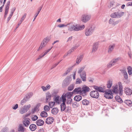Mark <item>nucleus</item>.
<instances>
[{
	"label": "nucleus",
	"instance_id": "obj_3",
	"mask_svg": "<svg viewBox=\"0 0 132 132\" xmlns=\"http://www.w3.org/2000/svg\"><path fill=\"white\" fill-rule=\"evenodd\" d=\"M112 91L114 93L116 92V86H112V89H111L107 90L105 91L104 95L105 97L108 99H112L113 97V93Z\"/></svg>",
	"mask_w": 132,
	"mask_h": 132
},
{
	"label": "nucleus",
	"instance_id": "obj_7",
	"mask_svg": "<svg viewBox=\"0 0 132 132\" xmlns=\"http://www.w3.org/2000/svg\"><path fill=\"white\" fill-rule=\"evenodd\" d=\"M119 89H118V85H116V95H119V96H121L123 95V86L121 82H119L118 83Z\"/></svg>",
	"mask_w": 132,
	"mask_h": 132
},
{
	"label": "nucleus",
	"instance_id": "obj_2",
	"mask_svg": "<svg viewBox=\"0 0 132 132\" xmlns=\"http://www.w3.org/2000/svg\"><path fill=\"white\" fill-rule=\"evenodd\" d=\"M90 89L88 87L85 85H83L82 88L77 87L76 88L73 90V92H75L76 94H79L83 96L86 95L87 93L89 92Z\"/></svg>",
	"mask_w": 132,
	"mask_h": 132
},
{
	"label": "nucleus",
	"instance_id": "obj_27",
	"mask_svg": "<svg viewBox=\"0 0 132 132\" xmlns=\"http://www.w3.org/2000/svg\"><path fill=\"white\" fill-rule=\"evenodd\" d=\"M124 103L126 104L129 106H132V102L130 100H127L124 101Z\"/></svg>",
	"mask_w": 132,
	"mask_h": 132
},
{
	"label": "nucleus",
	"instance_id": "obj_15",
	"mask_svg": "<svg viewBox=\"0 0 132 132\" xmlns=\"http://www.w3.org/2000/svg\"><path fill=\"white\" fill-rule=\"evenodd\" d=\"M30 119L27 118L25 119L23 121V123L26 127H28L30 124Z\"/></svg>",
	"mask_w": 132,
	"mask_h": 132
},
{
	"label": "nucleus",
	"instance_id": "obj_57",
	"mask_svg": "<svg viewBox=\"0 0 132 132\" xmlns=\"http://www.w3.org/2000/svg\"><path fill=\"white\" fill-rule=\"evenodd\" d=\"M114 4V3L113 2H111L110 3L108 4V8H110L112 7Z\"/></svg>",
	"mask_w": 132,
	"mask_h": 132
},
{
	"label": "nucleus",
	"instance_id": "obj_63",
	"mask_svg": "<svg viewBox=\"0 0 132 132\" xmlns=\"http://www.w3.org/2000/svg\"><path fill=\"white\" fill-rule=\"evenodd\" d=\"M127 6H132V2H129L127 4Z\"/></svg>",
	"mask_w": 132,
	"mask_h": 132
},
{
	"label": "nucleus",
	"instance_id": "obj_29",
	"mask_svg": "<svg viewBox=\"0 0 132 132\" xmlns=\"http://www.w3.org/2000/svg\"><path fill=\"white\" fill-rule=\"evenodd\" d=\"M29 129L32 131H35L37 128L36 125L33 124H31L29 126Z\"/></svg>",
	"mask_w": 132,
	"mask_h": 132
},
{
	"label": "nucleus",
	"instance_id": "obj_40",
	"mask_svg": "<svg viewBox=\"0 0 132 132\" xmlns=\"http://www.w3.org/2000/svg\"><path fill=\"white\" fill-rule=\"evenodd\" d=\"M82 103L84 105H87L88 104L89 102L86 99H85L82 101Z\"/></svg>",
	"mask_w": 132,
	"mask_h": 132
},
{
	"label": "nucleus",
	"instance_id": "obj_4",
	"mask_svg": "<svg viewBox=\"0 0 132 132\" xmlns=\"http://www.w3.org/2000/svg\"><path fill=\"white\" fill-rule=\"evenodd\" d=\"M54 98L55 102L58 104L61 103L62 102L66 101V95L64 94L61 97H60L59 96L56 95Z\"/></svg>",
	"mask_w": 132,
	"mask_h": 132
},
{
	"label": "nucleus",
	"instance_id": "obj_45",
	"mask_svg": "<svg viewBox=\"0 0 132 132\" xmlns=\"http://www.w3.org/2000/svg\"><path fill=\"white\" fill-rule=\"evenodd\" d=\"M67 26V24H59L57 26V27L60 28H62L64 27H65Z\"/></svg>",
	"mask_w": 132,
	"mask_h": 132
},
{
	"label": "nucleus",
	"instance_id": "obj_22",
	"mask_svg": "<svg viewBox=\"0 0 132 132\" xmlns=\"http://www.w3.org/2000/svg\"><path fill=\"white\" fill-rule=\"evenodd\" d=\"M46 101H48L50 100L51 98V97L52 96V95H51L50 93L49 92H47L46 94Z\"/></svg>",
	"mask_w": 132,
	"mask_h": 132
},
{
	"label": "nucleus",
	"instance_id": "obj_36",
	"mask_svg": "<svg viewBox=\"0 0 132 132\" xmlns=\"http://www.w3.org/2000/svg\"><path fill=\"white\" fill-rule=\"evenodd\" d=\"M40 115L42 117H46L47 116L48 114L46 112L43 111L41 112Z\"/></svg>",
	"mask_w": 132,
	"mask_h": 132
},
{
	"label": "nucleus",
	"instance_id": "obj_56",
	"mask_svg": "<svg viewBox=\"0 0 132 132\" xmlns=\"http://www.w3.org/2000/svg\"><path fill=\"white\" fill-rule=\"evenodd\" d=\"M72 106L76 108L78 107V105L76 102H75L72 104Z\"/></svg>",
	"mask_w": 132,
	"mask_h": 132
},
{
	"label": "nucleus",
	"instance_id": "obj_59",
	"mask_svg": "<svg viewBox=\"0 0 132 132\" xmlns=\"http://www.w3.org/2000/svg\"><path fill=\"white\" fill-rule=\"evenodd\" d=\"M18 107V105L17 104H16L14 106H13L12 108L13 109L15 110L17 109Z\"/></svg>",
	"mask_w": 132,
	"mask_h": 132
},
{
	"label": "nucleus",
	"instance_id": "obj_54",
	"mask_svg": "<svg viewBox=\"0 0 132 132\" xmlns=\"http://www.w3.org/2000/svg\"><path fill=\"white\" fill-rule=\"evenodd\" d=\"M77 70H75L73 73V74H72L73 78V79H75L76 77L75 76Z\"/></svg>",
	"mask_w": 132,
	"mask_h": 132
},
{
	"label": "nucleus",
	"instance_id": "obj_39",
	"mask_svg": "<svg viewBox=\"0 0 132 132\" xmlns=\"http://www.w3.org/2000/svg\"><path fill=\"white\" fill-rule=\"evenodd\" d=\"M128 72L129 75L132 74V68L130 66H128L127 67Z\"/></svg>",
	"mask_w": 132,
	"mask_h": 132
},
{
	"label": "nucleus",
	"instance_id": "obj_52",
	"mask_svg": "<svg viewBox=\"0 0 132 132\" xmlns=\"http://www.w3.org/2000/svg\"><path fill=\"white\" fill-rule=\"evenodd\" d=\"M123 73H124V77L126 79H127L128 78V75L126 72L124 70L123 71Z\"/></svg>",
	"mask_w": 132,
	"mask_h": 132
},
{
	"label": "nucleus",
	"instance_id": "obj_44",
	"mask_svg": "<svg viewBox=\"0 0 132 132\" xmlns=\"http://www.w3.org/2000/svg\"><path fill=\"white\" fill-rule=\"evenodd\" d=\"M82 82L81 80L79 78H78L77 79L75 82L76 84H81Z\"/></svg>",
	"mask_w": 132,
	"mask_h": 132
},
{
	"label": "nucleus",
	"instance_id": "obj_46",
	"mask_svg": "<svg viewBox=\"0 0 132 132\" xmlns=\"http://www.w3.org/2000/svg\"><path fill=\"white\" fill-rule=\"evenodd\" d=\"M38 118V117L36 115H34L32 116L31 119L32 121L36 120Z\"/></svg>",
	"mask_w": 132,
	"mask_h": 132
},
{
	"label": "nucleus",
	"instance_id": "obj_21",
	"mask_svg": "<svg viewBox=\"0 0 132 132\" xmlns=\"http://www.w3.org/2000/svg\"><path fill=\"white\" fill-rule=\"evenodd\" d=\"M112 80L111 79L108 80L106 83V87L108 88H110L112 86Z\"/></svg>",
	"mask_w": 132,
	"mask_h": 132
},
{
	"label": "nucleus",
	"instance_id": "obj_17",
	"mask_svg": "<svg viewBox=\"0 0 132 132\" xmlns=\"http://www.w3.org/2000/svg\"><path fill=\"white\" fill-rule=\"evenodd\" d=\"M116 63V59L112 60L107 65V67L110 68L115 65Z\"/></svg>",
	"mask_w": 132,
	"mask_h": 132
},
{
	"label": "nucleus",
	"instance_id": "obj_8",
	"mask_svg": "<svg viewBox=\"0 0 132 132\" xmlns=\"http://www.w3.org/2000/svg\"><path fill=\"white\" fill-rule=\"evenodd\" d=\"M95 27L94 26H91L86 28L85 33L86 36L91 35L93 33L95 29Z\"/></svg>",
	"mask_w": 132,
	"mask_h": 132
},
{
	"label": "nucleus",
	"instance_id": "obj_41",
	"mask_svg": "<svg viewBox=\"0 0 132 132\" xmlns=\"http://www.w3.org/2000/svg\"><path fill=\"white\" fill-rule=\"evenodd\" d=\"M33 95V93L31 92L28 93L27 95L26 98L27 99H29L31 98Z\"/></svg>",
	"mask_w": 132,
	"mask_h": 132
},
{
	"label": "nucleus",
	"instance_id": "obj_11",
	"mask_svg": "<svg viewBox=\"0 0 132 132\" xmlns=\"http://www.w3.org/2000/svg\"><path fill=\"white\" fill-rule=\"evenodd\" d=\"M90 96L93 98H97L99 96V94L98 92L96 90L93 91L90 93Z\"/></svg>",
	"mask_w": 132,
	"mask_h": 132
},
{
	"label": "nucleus",
	"instance_id": "obj_26",
	"mask_svg": "<svg viewBox=\"0 0 132 132\" xmlns=\"http://www.w3.org/2000/svg\"><path fill=\"white\" fill-rule=\"evenodd\" d=\"M51 87V86L49 84L47 85L46 87L43 86L41 87V88L44 91H45L49 89Z\"/></svg>",
	"mask_w": 132,
	"mask_h": 132
},
{
	"label": "nucleus",
	"instance_id": "obj_25",
	"mask_svg": "<svg viewBox=\"0 0 132 132\" xmlns=\"http://www.w3.org/2000/svg\"><path fill=\"white\" fill-rule=\"evenodd\" d=\"M10 3V2L9 1L7 3L6 5L5 9V13L6 14H7L9 9Z\"/></svg>",
	"mask_w": 132,
	"mask_h": 132
},
{
	"label": "nucleus",
	"instance_id": "obj_18",
	"mask_svg": "<svg viewBox=\"0 0 132 132\" xmlns=\"http://www.w3.org/2000/svg\"><path fill=\"white\" fill-rule=\"evenodd\" d=\"M38 110L37 107H35L31 109L30 112L28 114V116H29L31 114H34L36 112H37Z\"/></svg>",
	"mask_w": 132,
	"mask_h": 132
},
{
	"label": "nucleus",
	"instance_id": "obj_60",
	"mask_svg": "<svg viewBox=\"0 0 132 132\" xmlns=\"http://www.w3.org/2000/svg\"><path fill=\"white\" fill-rule=\"evenodd\" d=\"M111 16L112 18L115 19V18L116 17V14L115 13H112L111 15Z\"/></svg>",
	"mask_w": 132,
	"mask_h": 132
},
{
	"label": "nucleus",
	"instance_id": "obj_23",
	"mask_svg": "<svg viewBox=\"0 0 132 132\" xmlns=\"http://www.w3.org/2000/svg\"><path fill=\"white\" fill-rule=\"evenodd\" d=\"M71 80V79L70 78H66L64 80L63 83L66 85H68L70 83Z\"/></svg>",
	"mask_w": 132,
	"mask_h": 132
},
{
	"label": "nucleus",
	"instance_id": "obj_48",
	"mask_svg": "<svg viewBox=\"0 0 132 132\" xmlns=\"http://www.w3.org/2000/svg\"><path fill=\"white\" fill-rule=\"evenodd\" d=\"M77 47V46H75V47H72L71 50H70L68 52V53L70 54L72 52L74 49H76Z\"/></svg>",
	"mask_w": 132,
	"mask_h": 132
},
{
	"label": "nucleus",
	"instance_id": "obj_64",
	"mask_svg": "<svg viewBox=\"0 0 132 132\" xmlns=\"http://www.w3.org/2000/svg\"><path fill=\"white\" fill-rule=\"evenodd\" d=\"M59 62L58 63H56L55 64H54V65L53 66V67L52 68H51V69H52L53 68H54V67H55L59 63Z\"/></svg>",
	"mask_w": 132,
	"mask_h": 132
},
{
	"label": "nucleus",
	"instance_id": "obj_58",
	"mask_svg": "<svg viewBox=\"0 0 132 132\" xmlns=\"http://www.w3.org/2000/svg\"><path fill=\"white\" fill-rule=\"evenodd\" d=\"M27 101L24 98H23V100L21 101V104L23 105L24 103H26Z\"/></svg>",
	"mask_w": 132,
	"mask_h": 132
},
{
	"label": "nucleus",
	"instance_id": "obj_43",
	"mask_svg": "<svg viewBox=\"0 0 132 132\" xmlns=\"http://www.w3.org/2000/svg\"><path fill=\"white\" fill-rule=\"evenodd\" d=\"M58 91L57 90H53L52 92V96H55V95L58 93Z\"/></svg>",
	"mask_w": 132,
	"mask_h": 132
},
{
	"label": "nucleus",
	"instance_id": "obj_34",
	"mask_svg": "<svg viewBox=\"0 0 132 132\" xmlns=\"http://www.w3.org/2000/svg\"><path fill=\"white\" fill-rule=\"evenodd\" d=\"M124 12H123L120 11L118 12L116 14V17L118 18H120L124 15Z\"/></svg>",
	"mask_w": 132,
	"mask_h": 132
},
{
	"label": "nucleus",
	"instance_id": "obj_47",
	"mask_svg": "<svg viewBox=\"0 0 132 132\" xmlns=\"http://www.w3.org/2000/svg\"><path fill=\"white\" fill-rule=\"evenodd\" d=\"M72 68H68L67 70L65 72L64 74V75H67L68 73H69L72 70Z\"/></svg>",
	"mask_w": 132,
	"mask_h": 132
},
{
	"label": "nucleus",
	"instance_id": "obj_61",
	"mask_svg": "<svg viewBox=\"0 0 132 132\" xmlns=\"http://www.w3.org/2000/svg\"><path fill=\"white\" fill-rule=\"evenodd\" d=\"M15 9H16L14 7L12 8V9L11 11V13L13 14V13L14 12V11H15Z\"/></svg>",
	"mask_w": 132,
	"mask_h": 132
},
{
	"label": "nucleus",
	"instance_id": "obj_32",
	"mask_svg": "<svg viewBox=\"0 0 132 132\" xmlns=\"http://www.w3.org/2000/svg\"><path fill=\"white\" fill-rule=\"evenodd\" d=\"M116 22L115 19H110L109 21V23L112 26H114Z\"/></svg>",
	"mask_w": 132,
	"mask_h": 132
},
{
	"label": "nucleus",
	"instance_id": "obj_12",
	"mask_svg": "<svg viewBox=\"0 0 132 132\" xmlns=\"http://www.w3.org/2000/svg\"><path fill=\"white\" fill-rule=\"evenodd\" d=\"M115 44H110L108 46V53L109 54L111 53L115 47Z\"/></svg>",
	"mask_w": 132,
	"mask_h": 132
},
{
	"label": "nucleus",
	"instance_id": "obj_20",
	"mask_svg": "<svg viewBox=\"0 0 132 132\" xmlns=\"http://www.w3.org/2000/svg\"><path fill=\"white\" fill-rule=\"evenodd\" d=\"M84 57L83 55L82 54L81 55L78 56L76 60V63L78 64L82 60Z\"/></svg>",
	"mask_w": 132,
	"mask_h": 132
},
{
	"label": "nucleus",
	"instance_id": "obj_6",
	"mask_svg": "<svg viewBox=\"0 0 132 132\" xmlns=\"http://www.w3.org/2000/svg\"><path fill=\"white\" fill-rule=\"evenodd\" d=\"M50 39V38L49 37H46L44 38L42 41L38 51H39L45 47L47 45Z\"/></svg>",
	"mask_w": 132,
	"mask_h": 132
},
{
	"label": "nucleus",
	"instance_id": "obj_24",
	"mask_svg": "<svg viewBox=\"0 0 132 132\" xmlns=\"http://www.w3.org/2000/svg\"><path fill=\"white\" fill-rule=\"evenodd\" d=\"M94 88L100 92H104L105 91V90L102 87L95 86L94 87Z\"/></svg>",
	"mask_w": 132,
	"mask_h": 132
},
{
	"label": "nucleus",
	"instance_id": "obj_1",
	"mask_svg": "<svg viewBox=\"0 0 132 132\" xmlns=\"http://www.w3.org/2000/svg\"><path fill=\"white\" fill-rule=\"evenodd\" d=\"M68 30L70 31H78L83 30L85 28L84 25H80L74 22L67 24Z\"/></svg>",
	"mask_w": 132,
	"mask_h": 132
},
{
	"label": "nucleus",
	"instance_id": "obj_10",
	"mask_svg": "<svg viewBox=\"0 0 132 132\" xmlns=\"http://www.w3.org/2000/svg\"><path fill=\"white\" fill-rule=\"evenodd\" d=\"M124 92L125 94L127 96H130L132 94V90L128 87L125 88Z\"/></svg>",
	"mask_w": 132,
	"mask_h": 132
},
{
	"label": "nucleus",
	"instance_id": "obj_42",
	"mask_svg": "<svg viewBox=\"0 0 132 132\" xmlns=\"http://www.w3.org/2000/svg\"><path fill=\"white\" fill-rule=\"evenodd\" d=\"M85 67H82L79 69L78 71V73L79 74H80L81 72L83 71V70L84 69Z\"/></svg>",
	"mask_w": 132,
	"mask_h": 132
},
{
	"label": "nucleus",
	"instance_id": "obj_33",
	"mask_svg": "<svg viewBox=\"0 0 132 132\" xmlns=\"http://www.w3.org/2000/svg\"><path fill=\"white\" fill-rule=\"evenodd\" d=\"M65 102H63L61 105V111H63L65 109Z\"/></svg>",
	"mask_w": 132,
	"mask_h": 132
},
{
	"label": "nucleus",
	"instance_id": "obj_62",
	"mask_svg": "<svg viewBox=\"0 0 132 132\" xmlns=\"http://www.w3.org/2000/svg\"><path fill=\"white\" fill-rule=\"evenodd\" d=\"M43 7V6H41L40 7H39L38 9V12H40V11L42 9V8Z\"/></svg>",
	"mask_w": 132,
	"mask_h": 132
},
{
	"label": "nucleus",
	"instance_id": "obj_30",
	"mask_svg": "<svg viewBox=\"0 0 132 132\" xmlns=\"http://www.w3.org/2000/svg\"><path fill=\"white\" fill-rule=\"evenodd\" d=\"M58 109L57 108H53L52 109L51 111L52 113L54 115L57 114V113H58Z\"/></svg>",
	"mask_w": 132,
	"mask_h": 132
},
{
	"label": "nucleus",
	"instance_id": "obj_53",
	"mask_svg": "<svg viewBox=\"0 0 132 132\" xmlns=\"http://www.w3.org/2000/svg\"><path fill=\"white\" fill-rule=\"evenodd\" d=\"M49 105L51 108L52 107L55 105V102H51L49 103Z\"/></svg>",
	"mask_w": 132,
	"mask_h": 132
},
{
	"label": "nucleus",
	"instance_id": "obj_35",
	"mask_svg": "<svg viewBox=\"0 0 132 132\" xmlns=\"http://www.w3.org/2000/svg\"><path fill=\"white\" fill-rule=\"evenodd\" d=\"M81 96L79 95L76 96L74 98V100L77 101H79L82 99Z\"/></svg>",
	"mask_w": 132,
	"mask_h": 132
},
{
	"label": "nucleus",
	"instance_id": "obj_13",
	"mask_svg": "<svg viewBox=\"0 0 132 132\" xmlns=\"http://www.w3.org/2000/svg\"><path fill=\"white\" fill-rule=\"evenodd\" d=\"M53 48V46L52 47L46 50L44 52L43 54H41L39 55L38 57L36 59V60H38L41 59L45 55H46Z\"/></svg>",
	"mask_w": 132,
	"mask_h": 132
},
{
	"label": "nucleus",
	"instance_id": "obj_14",
	"mask_svg": "<svg viewBox=\"0 0 132 132\" xmlns=\"http://www.w3.org/2000/svg\"><path fill=\"white\" fill-rule=\"evenodd\" d=\"M80 76L83 81H86V72L85 71H82L81 73L80 74Z\"/></svg>",
	"mask_w": 132,
	"mask_h": 132
},
{
	"label": "nucleus",
	"instance_id": "obj_31",
	"mask_svg": "<svg viewBox=\"0 0 132 132\" xmlns=\"http://www.w3.org/2000/svg\"><path fill=\"white\" fill-rule=\"evenodd\" d=\"M44 121L42 120L39 119L37 120L36 122V124L38 126L42 125L44 123Z\"/></svg>",
	"mask_w": 132,
	"mask_h": 132
},
{
	"label": "nucleus",
	"instance_id": "obj_9",
	"mask_svg": "<svg viewBox=\"0 0 132 132\" xmlns=\"http://www.w3.org/2000/svg\"><path fill=\"white\" fill-rule=\"evenodd\" d=\"M91 18V15L87 13L83 14L81 18V21L84 23H86L90 20Z\"/></svg>",
	"mask_w": 132,
	"mask_h": 132
},
{
	"label": "nucleus",
	"instance_id": "obj_49",
	"mask_svg": "<svg viewBox=\"0 0 132 132\" xmlns=\"http://www.w3.org/2000/svg\"><path fill=\"white\" fill-rule=\"evenodd\" d=\"M44 110L45 112H47L50 110V108L48 105H45L44 107Z\"/></svg>",
	"mask_w": 132,
	"mask_h": 132
},
{
	"label": "nucleus",
	"instance_id": "obj_16",
	"mask_svg": "<svg viewBox=\"0 0 132 132\" xmlns=\"http://www.w3.org/2000/svg\"><path fill=\"white\" fill-rule=\"evenodd\" d=\"M54 120V119L53 117H49L46 119L45 122L48 124H50L53 122Z\"/></svg>",
	"mask_w": 132,
	"mask_h": 132
},
{
	"label": "nucleus",
	"instance_id": "obj_50",
	"mask_svg": "<svg viewBox=\"0 0 132 132\" xmlns=\"http://www.w3.org/2000/svg\"><path fill=\"white\" fill-rule=\"evenodd\" d=\"M72 103V100L71 98H68L67 99L66 101V103L68 104H70Z\"/></svg>",
	"mask_w": 132,
	"mask_h": 132
},
{
	"label": "nucleus",
	"instance_id": "obj_5",
	"mask_svg": "<svg viewBox=\"0 0 132 132\" xmlns=\"http://www.w3.org/2000/svg\"><path fill=\"white\" fill-rule=\"evenodd\" d=\"M30 104L25 105L21 106L19 108V112L20 114H23L26 113L31 108Z\"/></svg>",
	"mask_w": 132,
	"mask_h": 132
},
{
	"label": "nucleus",
	"instance_id": "obj_51",
	"mask_svg": "<svg viewBox=\"0 0 132 132\" xmlns=\"http://www.w3.org/2000/svg\"><path fill=\"white\" fill-rule=\"evenodd\" d=\"M74 85H70L68 88V90H72L74 88Z\"/></svg>",
	"mask_w": 132,
	"mask_h": 132
},
{
	"label": "nucleus",
	"instance_id": "obj_55",
	"mask_svg": "<svg viewBox=\"0 0 132 132\" xmlns=\"http://www.w3.org/2000/svg\"><path fill=\"white\" fill-rule=\"evenodd\" d=\"M27 14L26 13H24L23 15L22 16L20 20L21 21H23L24 19H25L26 17Z\"/></svg>",
	"mask_w": 132,
	"mask_h": 132
},
{
	"label": "nucleus",
	"instance_id": "obj_38",
	"mask_svg": "<svg viewBox=\"0 0 132 132\" xmlns=\"http://www.w3.org/2000/svg\"><path fill=\"white\" fill-rule=\"evenodd\" d=\"M116 101L120 103H121L123 102L120 96L118 95H116Z\"/></svg>",
	"mask_w": 132,
	"mask_h": 132
},
{
	"label": "nucleus",
	"instance_id": "obj_28",
	"mask_svg": "<svg viewBox=\"0 0 132 132\" xmlns=\"http://www.w3.org/2000/svg\"><path fill=\"white\" fill-rule=\"evenodd\" d=\"M73 91L72 92H68L66 94H64L66 95V97L67 96V98H71L73 94H76L75 92H73Z\"/></svg>",
	"mask_w": 132,
	"mask_h": 132
},
{
	"label": "nucleus",
	"instance_id": "obj_37",
	"mask_svg": "<svg viewBox=\"0 0 132 132\" xmlns=\"http://www.w3.org/2000/svg\"><path fill=\"white\" fill-rule=\"evenodd\" d=\"M25 128L22 125H20L18 128V130L20 132H23L25 131Z\"/></svg>",
	"mask_w": 132,
	"mask_h": 132
},
{
	"label": "nucleus",
	"instance_id": "obj_19",
	"mask_svg": "<svg viewBox=\"0 0 132 132\" xmlns=\"http://www.w3.org/2000/svg\"><path fill=\"white\" fill-rule=\"evenodd\" d=\"M98 42H95L94 43L92 49V52H95L96 51L98 47Z\"/></svg>",
	"mask_w": 132,
	"mask_h": 132
}]
</instances>
